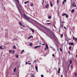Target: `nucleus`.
Returning a JSON list of instances; mask_svg holds the SVG:
<instances>
[{
    "label": "nucleus",
    "mask_w": 77,
    "mask_h": 77,
    "mask_svg": "<svg viewBox=\"0 0 77 77\" xmlns=\"http://www.w3.org/2000/svg\"><path fill=\"white\" fill-rule=\"evenodd\" d=\"M43 28H44V29H45L46 30H47V31H48V32H50V33H51V32H52V31L51 30L49 29V28H48L46 27H45V26H43Z\"/></svg>",
    "instance_id": "f257e3e1"
},
{
    "label": "nucleus",
    "mask_w": 77,
    "mask_h": 77,
    "mask_svg": "<svg viewBox=\"0 0 77 77\" xmlns=\"http://www.w3.org/2000/svg\"><path fill=\"white\" fill-rule=\"evenodd\" d=\"M31 20H32L33 21H35V22H36V23H37V24H39V26H41L42 27H43H43H44V26H43V25L39 23H38V22H37V21H36V20H34L33 19H31Z\"/></svg>",
    "instance_id": "f03ea898"
},
{
    "label": "nucleus",
    "mask_w": 77,
    "mask_h": 77,
    "mask_svg": "<svg viewBox=\"0 0 77 77\" xmlns=\"http://www.w3.org/2000/svg\"><path fill=\"white\" fill-rule=\"evenodd\" d=\"M23 15L24 17H25V18H26V19H27V20H29L30 18V17H28L27 16V15L25 13L24 14H23Z\"/></svg>",
    "instance_id": "7ed1b4c3"
},
{
    "label": "nucleus",
    "mask_w": 77,
    "mask_h": 77,
    "mask_svg": "<svg viewBox=\"0 0 77 77\" xmlns=\"http://www.w3.org/2000/svg\"><path fill=\"white\" fill-rule=\"evenodd\" d=\"M51 34L52 36H53V37L55 38L56 39H57V38L56 37V35H54V32L53 31H52L51 32Z\"/></svg>",
    "instance_id": "20e7f679"
},
{
    "label": "nucleus",
    "mask_w": 77,
    "mask_h": 77,
    "mask_svg": "<svg viewBox=\"0 0 77 77\" xmlns=\"http://www.w3.org/2000/svg\"><path fill=\"white\" fill-rule=\"evenodd\" d=\"M18 11L20 13L21 16H22V17L24 18V17L23 16V14H22V13L21 12V9H18Z\"/></svg>",
    "instance_id": "39448f33"
},
{
    "label": "nucleus",
    "mask_w": 77,
    "mask_h": 77,
    "mask_svg": "<svg viewBox=\"0 0 77 77\" xmlns=\"http://www.w3.org/2000/svg\"><path fill=\"white\" fill-rule=\"evenodd\" d=\"M37 28H38V29L40 30V31H42V32H43V33H45V32L42 29H41L39 28L38 27V26H35Z\"/></svg>",
    "instance_id": "423d86ee"
},
{
    "label": "nucleus",
    "mask_w": 77,
    "mask_h": 77,
    "mask_svg": "<svg viewBox=\"0 0 77 77\" xmlns=\"http://www.w3.org/2000/svg\"><path fill=\"white\" fill-rule=\"evenodd\" d=\"M46 47L45 48V50L46 49H48V45L47 44L45 45Z\"/></svg>",
    "instance_id": "0eeeda50"
},
{
    "label": "nucleus",
    "mask_w": 77,
    "mask_h": 77,
    "mask_svg": "<svg viewBox=\"0 0 77 77\" xmlns=\"http://www.w3.org/2000/svg\"><path fill=\"white\" fill-rule=\"evenodd\" d=\"M38 47H41V45L35 46L34 47V48H38Z\"/></svg>",
    "instance_id": "6e6552de"
},
{
    "label": "nucleus",
    "mask_w": 77,
    "mask_h": 77,
    "mask_svg": "<svg viewBox=\"0 0 77 77\" xmlns=\"http://www.w3.org/2000/svg\"><path fill=\"white\" fill-rule=\"evenodd\" d=\"M30 29H31V30L32 31V33L35 32V31H34V29H33L32 28H30Z\"/></svg>",
    "instance_id": "1a4fd4ad"
},
{
    "label": "nucleus",
    "mask_w": 77,
    "mask_h": 77,
    "mask_svg": "<svg viewBox=\"0 0 77 77\" xmlns=\"http://www.w3.org/2000/svg\"><path fill=\"white\" fill-rule=\"evenodd\" d=\"M72 6L74 7H76V5H75V3L74 2L72 4Z\"/></svg>",
    "instance_id": "9d476101"
},
{
    "label": "nucleus",
    "mask_w": 77,
    "mask_h": 77,
    "mask_svg": "<svg viewBox=\"0 0 77 77\" xmlns=\"http://www.w3.org/2000/svg\"><path fill=\"white\" fill-rule=\"evenodd\" d=\"M30 74L31 75V77H34V75L32 73H30Z\"/></svg>",
    "instance_id": "9b49d317"
},
{
    "label": "nucleus",
    "mask_w": 77,
    "mask_h": 77,
    "mask_svg": "<svg viewBox=\"0 0 77 77\" xmlns=\"http://www.w3.org/2000/svg\"><path fill=\"white\" fill-rule=\"evenodd\" d=\"M66 2V0H64V1L63 2V5H64L65 4V3Z\"/></svg>",
    "instance_id": "f8f14e48"
},
{
    "label": "nucleus",
    "mask_w": 77,
    "mask_h": 77,
    "mask_svg": "<svg viewBox=\"0 0 77 77\" xmlns=\"http://www.w3.org/2000/svg\"><path fill=\"white\" fill-rule=\"evenodd\" d=\"M60 68L58 69V74H59L60 73Z\"/></svg>",
    "instance_id": "ddd939ff"
},
{
    "label": "nucleus",
    "mask_w": 77,
    "mask_h": 77,
    "mask_svg": "<svg viewBox=\"0 0 77 77\" xmlns=\"http://www.w3.org/2000/svg\"><path fill=\"white\" fill-rule=\"evenodd\" d=\"M75 11V10H74V9H73L71 10V12H72V13H74Z\"/></svg>",
    "instance_id": "4468645a"
},
{
    "label": "nucleus",
    "mask_w": 77,
    "mask_h": 77,
    "mask_svg": "<svg viewBox=\"0 0 77 77\" xmlns=\"http://www.w3.org/2000/svg\"><path fill=\"white\" fill-rule=\"evenodd\" d=\"M31 38H33V36H30L29 37H28V38H27V39H30Z\"/></svg>",
    "instance_id": "2eb2a0df"
},
{
    "label": "nucleus",
    "mask_w": 77,
    "mask_h": 77,
    "mask_svg": "<svg viewBox=\"0 0 77 77\" xmlns=\"http://www.w3.org/2000/svg\"><path fill=\"white\" fill-rule=\"evenodd\" d=\"M69 50H70V51H72V49H71V46H69Z\"/></svg>",
    "instance_id": "dca6fc26"
},
{
    "label": "nucleus",
    "mask_w": 77,
    "mask_h": 77,
    "mask_svg": "<svg viewBox=\"0 0 77 77\" xmlns=\"http://www.w3.org/2000/svg\"><path fill=\"white\" fill-rule=\"evenodd\" d=\"M16 6H17V9H18V10L20 9V7H19L18 6V5L17 4H16Z\"/></svg>",
    "instance_id": "f3484780"
},
{
    "label": "nucleus",
    "mask_w": 77,
    "mask_h": 77,
    "mask_svg": "<svg viewBox=\"0 0 77 77\" xmlns=\"http://www.w3.org/2000/svg\"><path fill=\"white\" fill-rule=\"evenodd\" d=\"M50 5H51V7H52L53 5V4L52 3V2H50Z\"/></svg>",
    "instance_id": "a211bd4d"
},
{
    "label": "nucleus",
    "mask_w": 77,
    "mask_h": 77,
    "mask_svg": "<svg viewBox=\"0 0 77 77\" xmlns=\"http://www.w3.org/2000/svg\"><path fill=\"white\" fill-rule=\"evenodd\" d=\"M33 5H34V4L33 3H32V4H30V6H31V7H32L33 6Z\"/></svg>",
    "instance_id": "6ab92c4d"
},
{
    "label": "nucleus",
    "mask_w": 77,
    "mask_h": 77,
    "mask_svg": "<svg viewBox=\"0 0 77 77\" xmlns=\"http://www.w3.org/2000/svg\"><path fill=\"white\" fill-rule=\"evenodd\" d=\"M48 18L49 19H51V16H48Z\"/></svg>",
    "instance_id": "aec40b11"
},
{
    "label": "nucleus",
    "mask_w": 77,
    "mask_h": 77,
    "mask_svg": "<svg viewBox=\"0 0 77 77\" xmlns=\"http://www.w3.org/2000/svg\"><path fill=\"white\" fill-rule=\"evenodd\" d=\"M48 4H47L46 5L45 7L46 8H48Z\"/></svg>",
    "instance_id": "412c9836"
},
{
    "label": "nucleus",
    "mask_w": 77,
    "mask_h": 77,
    "mask_svg": "<svg viewBox=\"0 0 77 77\" xmlns=\"http://www.w3.org/2000/svg\"><path fill=\"white\" fill-rule=\"evenodd\" d=\"M14 53H15V51L12 50V51L11 53H12V54H14Z\"/></svg>",
    "instance_id": "4be33fe9"
},
{
    "label": "nucleus",
    "mask_w": 77,
    "mask_h": 77,
    "mask_svg": "<svg viewBox=\"0 0 77 77\" xmlns=\"http://www.w3.org/2000/svg\"><path fill=\"white\" fill-rule=\"evenodd\" d=\"M29 45H30V47H32V43L31 42L29 43Z\"/></svg>",
    "instance_id": "5701e85b"
},
{
    "label": "nucleus",
    "mask_w": 77,
    "mask_h": 77,
    "mask_svg": "<svg viewBox=\"0 0 77 77\" xmlns=\"http://www.w3.org/2000/svg\"><path fill=\"white\" fill-rule=\"evenodd\" d=\"M69 66H70V64H69L68 66L67 70H68L69 69Z\"/></svg>",
    "instance_id": "b1692460"
},
{
    "label": "nucleus",
    "mask_w": 77,
    "mask_h": 77,
    "mask_svg": "<svg viewBox=\"0 0 77 77\" xmlns=\"http://www.w3.org/2000/svg\"><path fill=\"white\" fill-rule=\"evenodd\" d=\"M2 46H0V49H1V50H3V48H2Z\"/></svg>",
    "instance_id": "393cba45"
},
{
    "label": "nucleus",
    "mask_w": 77,
    "mask_h": 77,
    "mask_svg": "<svg viewBox=\"0 0 77 77\" xmlns=\"http://www.w3.org/2000/svg\"><path fill=\"white\" fill-rule=\"evenodd\" d=\"M15 71H16V68H15L14 69L13 72H15Z\"/></svg>",
    "instance_id": "a878e982"
},
{
    "label": "nucleus",
    "mask_w": 77,
    "mask_h": 77,
    "mask_svg": "<svg viewBox=\"0 0 77 77\" xmlns=\"http://www.w3.org/2000/svg\"><path fill=\"white\" fill-rule=\"evenodd\" d=\"M63 34H61L60 35V37L61 38H63Z\"/></svg>",
    "instance_id": "bb28decb"
},
{
    "label": "nucleus",
    "mask_w": 77,
    "mask_h": 77,
    "mask_svg": "<svg viewBox=\"0 0 77 77\" xmlns=\"http://www.w3.org/2000/svg\"><path fill=\"white\" fill-rule=\"evenodd\" d=\"M66 14L65 13H64L62 14V16H64L65 15H66Z\"/></svg>",
    "instance_id": "cd10ccee"
},
{
    "label": "nucleus",
    "mask_w": 77,
    "mask_h": 77,
    "mask_svg": "<svg viewBox=\"0 0 77 77\" xmlns=\"http://www.w3.org/2000/svg\"><path fill=\"white\" fill-rule=\"evenodd\" d=\"M74 40H75V41H76V42H77V38H75L74 39Z\"/></svg>",
    "instance_id": "c85d7f7f"
},
{
    "label": "nucleus",
    "mask_w": 77,
    "mask_h": 77,
    "mask_svg": "<svg viewBox=\"0 0 77 77\" xmlns=\"http://www.w3.org/2000/svg\"><path fill=\"white\" fill-rule=\"evenodd\" d=\"M13 48H14V49H16V46L15 45H14L13 47Z\"/></svg>",
    "instance_id": "c756f323"
},
{
    "label": "nucleus",
    "mask_w": 77,
    "mask_h": 77,
    "mask_svg": "<svg viewBox=\"0 0 77 77\" xmlns=\"http://www.w3.org/2000/svg\"><path fill=\"white\" fill-rule=\"evenodd\" d=\"M61 28H62V29H63V24H62L61 25Z\"/></svg>",
    "instance_id": "7c9ffc66"
},
{
    "label": "nucleus",
    "mask_w": 77,
    "mask_h": 77,
    "mask_svg": "<svg viewBox=\"0 0 77 77\" xmlns=\"http://www.w3.org/2000/svg\"><path fill=\"white\" fill-rule=\"evenodd\" d=\"M66 18H68V15L66 14Z\"/></svg>",
    "instance_id": "2f4dec72"
},
{
    "label": "nucleus",
    "mask_w": 77,
    "mask_h": 77,
    "mask_svg": "<svg viewBox=\"0 0 77 77\" xmlns=\"http://www.w3.org/2000/svg\"><path fill=\"white\" fill-rule=\"evenodd\" d=\"M71 45H74V43L73 42H71L70 44Z\"/></svg>",
    "instance_id": "473e14b6"
},
{
    "label": "nucleus",
    "mask_w": 77,
    "mask_h": 77,
    "mask_svg": "<svg viewBox=\"0 0 77 77\" xmlns=\"http://www.w3.org/2000/svg\"><path fill=\"white\" fill-rule=\"evenodd\" d=\"M26 21H28V22H29V23H31V24L32 23L30 21H29V20H27V19H26Z\"/></svg>",
    "instance_id": "72a5a7b5"
},
{
    "label": "nucleus",
    "mask_w": 77,
    "mask_h": 77,
    "mask_svg": "<svg viewBox=\"0 0 77 77\" xmlns=\"http://www.w3.org/2000/svg\"><path fill=\"white\" fill-rule=\"evenodd\" d=\"M35 68L36 70L38 69V66H35Z\"/></svg>",
    "instance_id": "f704fd0d"
},
{
    "label": "nucleus",
    "mask_w": 77,
    "mask_h": 77,
    "mask_svg": "<svg viewBox=\"0 0 77 77\" xmlns=\"http://www.w3.org/2000/svg\"><path fill=\"white\" fill-rule=\"evenodd\" d=\"M69 62H70V64H71V63H72V60H70Z\"/></svg>",
    "instance_id": "c9c22d12"
},
{
    "label": "nucleus",
    "mask_w": 77,
    "mask_h": 77,
    "mask_svg": "<svg viewBox=\"0 0 77 77\" xmlns=\"http://www.w3.org/2000/svg\"><path fill=\"white\" fill-rule=\"evenodd\" d=\"M19 23L20 25V26H22L23 25V24H21V22H19Z\"/></svg>",
    "instance_id": "e433bc0d"
},
{
    "label": "nucleus",
    "mask_w": 77,
    "mask_h": 77,
    "mask_svg": "<svg viewBox=\"0 0 77 77\" xmlns=\"http://www.w3.org/2000/svg\"><path fill=\"white\" fill-rule=\"evenodd\" d=\"M46 24H47V25H50V24H51V23H46Z\"/></svg>",
    "instance_id": "4c0bfd02"
},
{
    "label": "nucleus",
    "mask_w": 77,
    "mask_h": 77,
    "mask_svg": "<svg viewBox=\"0 0 77 77\" xmlns=\"http://www.w3.org/2000/svg\"><path fill=\"white\" fill-rule=\"evenodd\" d=\"M16 58H18V55L16 54Z\"/></svg>",
    "instance_id": "58836bf2"
},
{
    "label": "nucleus",
    "mask_w": 77,
    "mask_h": 77,
    "mask_svg": "<svg viewBox=\"0 0 77 77\" xmlns=\"http://www.w3.org/2000/svg\"><path fill=\"white\" fill-rule=\"evenodd\" d=\"M57 5H59V0H57Z\"/></svg>",
    "instance_id": "ea45409f"
},
{
    "label": "nucleus",
    "mask_w": 77,
    "mask_h": 77,
    "mask_svg": "<svg viewBox=\"0 0 77 77\" xmlns=\"http://www.w3.org/2000/svg\"><path fill=\"white\" fill-rule=\"evenodd\" d=\"M60 51H62V50L61 49V48H60Z\"/></svg>",
    "instance_id": "a19ab883"
},
{
    "label": "nucleus",
    "mask_w": 77,
    "mask_h": 77,
    "mask_svg": "<svg viewBox=\"0 0 77 77\" xmlns=\"http://www.w3.org/2000/svg\"><path fill=\"white\" fill-rule=\"evenodd\" d=\"M12 50H9V53H12Z\"/></svg>",
    "instance_id": "79ce46f5"
},
{
    "label": "nucleus",
    "mask_w": 77,
    "mask_h": 77,
    "mask_svg": "<svg viewBox=\"0 0 77 77\" xmlns=\"http://www.w3.org/2000/svg\"><path fill=\"white\" fill-rule=\"evenodd\" d=\"M5 48H6V47L4 46L3 48V50H4V49H5Z\"/></svg>",
    "instance_id": "37998d69"
},
{
    "label": "nucleus",
    "mask_w": 77,
    "mask_h": 77,
    "mask_svg": "<svg viewBox=\"0 0 77 77\" xmlns=\"http://www.w3.org/2000/svg\"><path fill=\"white\" fill-rule=\"evenodd\" d=\"M21 26H22V27H26V26L23 25H22Z\"/></svg>",
    "instance_id": "c03bdc74"
},
{
    "label": "nucleus",
    "mask_w": 77,
    "mask_h": 77,
    "mask_svg": "<svg viewBox=\"0 0 77 77\" xmlns=\"http://www.w3.org/2000/svg\"><path fill=\"white\" fill-rule=\"evenodd\" d=\"M17 1V2H18V4L20 5V3H19V1L18 0H16Z\"/></svg>",
    "instance_id": "a18cd8bd"
},
{
    "label": "nucleus",
    "mask_w": 77,
    "mask_h": 77,
    "mask_svg": "<svg viewBox=\"0 0 77 77\" xmlns=\"http://www.w3.org/2000/svg\"><path fill=\"white\" fill-rule=\"evenodd\" d=\"M45 32V34H46V35H47V36H48V35H49L48 34H47V33H46Z\"/></svg>",
    "instance_id": "49530a36"
},
{
    "label": "nucleus",
    "mask_w": 77,
    "mask_h": 77,
    "mask_svg": "<svg viewBox=\"0 0 77 77\" xmlns=\"http://www.w3.org/2000/svg\"><path fill=\"white\" fill-rule=\"evenodd\" d=\"M44 2H43H43H42V5L43 6H44Z\"/></svg>",
    "instance_id": "de8ad7c7"
},
{
    "label": "nucleus",
    "mask_w": 77,
    "mask_h": 77,
    "mask_svg": "<svg viewBox=\"0 0 77 77\" xmlns=\"http://www.w3.org/2000/svg\"><path fill=\"white\" fill-rule=\"evenodd\" d=\"M77 74L76 72H75V76H76V75H77Z\"/></svg>",
    "instance_id": "09e8293b"
},
{
    "label": "nucleus",
    "mask_w": 77,
    "mask_h": 77,
    "mask_svg": "<svg viewBox=\"0 0 77 77\" xmlns=\"http://www.w3.org/2000/svg\"><path fill=\"white\" fill-rule=\"evenodd\" d=\"M59 8H60V7H58V11H57V13H58V12H59Z\"/></svg>",
    "instance_id": "8fccbe9b"
},
{
    "label": "nucleus",
    "mask_w": 77,
    "mask_h": 77,
    "mask_svg": "<svg viewBox=\"0 0 77 77\" xmlns=\"http://www.w3.org/2000/svg\"><path fill=\"white\" fill-rule=\"evenodd\" d=\"M53 49V51H55V49H54V48H52Z\"/></svg>",
    "instance_id": "3c124183"
},
{
    "label": "nucleus",
    "mask_w": 77,
    "mask_h": 77,
    "mask_svg": "<svg viewBox=\"0 0 77 77\" xmlns=\"http://www.w3.org/2000/svg\"><path fill=\"white\" fill-rule=\"evenodd\" d=\"M41 77H44V75H41Z\"/></svg>",
    "instance_id": "603ef678"
},
{
    "label": "nucleus",
    "mask_w": 77,
    "mask_h": 77,
    "mask_svg": "<svg viewBox=\"0 0 77 77\" xmlns=\"http://www.w3.org/2000/svg\"><path fill=\"white\" fill-rule=\"evenodd\" d=\"M54 43H55V45H56V46H57V44H56V42H55V41H54Z\"/></svg>",
    "instance_id": "864d4df0"
},
{
    "label": "nucleus",
    "mask_w": 77,
    "mask_h": 77,
    "mask_svg": "<svg viewBox=\"0 0 77 77\" xmlns=\"http://www.w3.org/2000/svg\"><path fill=\"white\" fill-rule=\"evenodd\" d=\"M19 5H20V7L21 9L22 7H21V5H20V4H19Z\"/></svg>",
    "instance_id": "5fc2aeb1"
},
{
    "label": "nucleus",
    "mask_w": 77,
    "mask_h": 77,
    "mask_svg": "<svg viewBox=\"0 0 77 77\" xmlns=\"http://www.w3.org/2000/svg\"><path fill=\"white\" fill-rule=\"evenodd\" d=\"M57 50L58 51H59V48L58 47H57Z\"/></svg>",
    "instance_id": "6e6d98bb"
},
{
    "label": "nucleus",
    "mask_w": 77,
    "mask_h": 77,
    "mask_svg": "<svg viewBox=\"0 0 77 77\" xmlns=\"http://www.w3.org/2000/svg\"><path fill=\"white\" fill-rule=\"evenodd\" d=\"M52 56L53 57H54V54H52Z\"/></svg>",
    "instance_id": "4d7b16f0"
},
{
    "label": "nucleus",
    "mask_w": 77,
    "mask_h": 77,
    "mask_svg": "<svg viewBox=\"0 0 77 77\" xmlns=\"http://www.w3.org/2000/svg\"><path fill=\"white\" fill-rule=\"evenodd\" d=\"M68 53L69 54H71V53H70V51H69Z\"/></svg>",
    "instance_id": "13d9d810"
},
{
    "label": "nucleus",
    "mask_w": 77,
    "mask_h": 77,
    "mask_svg": "<svg viewBox=\"0 0 77 77\" xmlns=\"http://www.w3.org/2000/svg\"><path fill=\"white\" fill-rule=\"evenodd\" d=\"M24 3L25 4H27V2H24Z\"/></svg>",
    "instance_id": "bf43d9fd"
},
{
    "label": "nucleus",
    "mask_w": 77,
    "mask_h": 77,
    "mask_svg": "<svg viewBox=\"0 0 77 77\" xmlns=\"http://www.w3.org/2000/svg\"><path fill=\"white\" fill-rule=\"evenodd\" d=\"M73 39H75V37L73 36Z\"/></svg>",
    "instance_id": "052dcab7"
},
{
    "label": "nucleus",
    "mask_w": 77,
    "mask_h": 77,
    "mask_svg": "<svg viewBox=\"0 0 77 77\" xmlns=\"http://www.w3.org/2000/svg\"><path fill=\"white\" fill-rule=\"evenodd\" d=\"M64 28L65 29H66V27L65 26H64Z\"/></svg>",
    "instance_id": "680f3d73"
},
{
    "label": "nucleus",
    "mask_w": 77,
    "mask_h": 77,
    "mask_svg": "<svg viewBox=\"0 0 77 77\" xmlns=\"http://www.w3.org/2000/svg\"><path fill=\"white\" fill-rule=\"evenodd\" d=\"M24 50H22V52H24Z\"/></svg>",
    "instance_id": "e2e57ef3"
},
{
    "label": "nucleus",
    "mask_w": 77,
    "mask_h": 77,
    "mask_svg": "<svg viewBox=\"0 0 77 77\" xmlns=\"http://www.w3.org/2000/svg\"><path fill=\"white\" fill-rule=\"evenodd\" d=\"M28 64H29V65H31V63H28Z\"/></svg>",
    "instance_id": "0e129e2a"
},
{
    "label": "nucleus",
    "mask_w": 77,
    "mask_h": 77,
    "mask_svg": "<svg viewBox=\"0 0 77 77\" xmlns=\"http://www.w3.org/2000/svg\"><path fill=\"white\" fill-rule=\"evenodd\" d=\"M36 62V60H35V61L34 62V63H35V62Z\"/></svg>",
    "instance_id": "69168bd1"
},
{
    "label": "nucleus",
    "mask_w": 77,
    "mask_h": 77,
    "mask_svg": "<svg viewBox=\"0 0 77 77\" xmlns=\"http://www.w3.org/2000/svg\"><path fill=\"white\" fill-rule=\"evenodd\" d=\"M69 45H71V42L69 43Z\"/></svg>",
    "instance_id": "338daca9"
},
{
    "label": "nucleus",
    "mask_w": 77,
    "mask_h": 77,
    "mask_svg": "<svg viewBox=\"0 0 77 77\" xmlns=\"http://www.w3.org/2000/svg\"><path fill=\"white\" fill-rule=\"evenodd\" d=\"M26 64H28V63H27V62H26Z\"/></svg>",
    "instance_id": "774afa93"
}]
</instances>
